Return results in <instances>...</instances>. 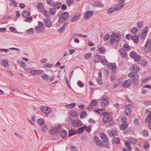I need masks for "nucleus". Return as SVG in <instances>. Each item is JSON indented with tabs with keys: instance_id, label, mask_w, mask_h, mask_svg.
<instances>
[{
	"instance_id": "nucleus-29",
	"label": "nucleus",
	"mask_w": 151,
	"mask_h": 151,
	"mask_svg": "<svg viewBox=\"0 0 151 151\" xmlns=\"http://www.w3.org/2000/svg\"><path fill=\"white\" fill-rule=\"evenodd\" d=\"M80 17L79 15L74 16L71 19L72 22H74L78 20Z\"/></svg>"
},
{
	"instance_id": "nucleus-63",
	"label": "nucleus",
	"mask_w": 151,
	"mask_h": 151,
	"mask_svg": "<svg viewBox=\"0 0 151 151\" xmlns=\"http://www.w3.org/2000/svg\"><path fill=\"white\" fill-rule=\"evenodd\" d=\"M44 66L45 67L48 68H51L53 66V65L52 64H50L49 63H47L45 64L44 65Z\"/></svg>"
},
{
	"instance_id": "nucleus-9",
	"label": "nucleus",
	"mask_w": 151,
	"mask_h": 151,
	"mask_svg": "<svg viewBox=\"0 0 151 151\" xmlns=\"http://www.w3.org/2000/svg\"><path fill=\"white\" fill-rule=\"evenodd\" d=\"M132 83V80L130 79H129L124 81L122 86L124 87L127 88L129 87Z\"/></svg>"
},
{
	"instance_id": "nucleus-53",
	"label": "nucleus",
	"mask_w": 151,
	"mask_h": 151,
	"mask_svg": "<svg viewBox=\"0 0 151 151\" xmlns=\"http://www.w3.org/2000/svg\"><path fill=\"white\" fill-rule=\"evenodd\" d=\"M108 62V61L105 58H103L101 60V63L104 65H106Z\"/></svg>"
},
{
	"instance_id": "nucleus-50",
	"label": "nucleus",
	"mask_w": 151,
	"mask_h": 151,
	"mask_svg": "<svg viewBox=\"0 0 151 151\" xmlns=\"http://www.w3.org/2000/svg\"><path fill=\"white\" fill-rule=\"evenodd\" d=\"M124 49L128 51L130 49L129 47L127 44H125L123 45Z\"/></svg>"
},
{
	"instance_id": "nucleus-43",
	"label": "nucleus",
	"mask_w": 151,
	"mask_h": 151,
	"mask_svg": "<svg viewBox=\"0 0 151 151\" xmlns=\"http://www.w3.org/2000/svg\"><path fill=\"white\" fill-rule=\"evenodd\" d=\"M110 35L108 34H106L104 36V40L105 41H106L108 40L110 38Z\"/></svg>"
},
{
	"instance_id": "nucleus-26",
	"label": "nucleus",
	"mask_w": 151,
	"mask_h": 151,
	"mask_svg": "<svg viewBox=\"0 0 151 151\" xmlns=\"http://www.w3.org/2000/svg\"><path fill=\"white\" fill-rule=\"evenodd\" d=\"M77 133V130L71 129L69 130L68 135L70 136H72L76 134Z\"/></svg>"
},
{
	"instance_id": "nucleus-25",
	"label": "nucleus",
	"mask_w": 151,
	"mask_h": 151,
	"mask_svg": "<svg viewBox=\"0 0 151 151\" xmlns=\"http://www.w3.org/2000/svg\"><path fill=\"white\" fill-rule=\"evenodd\" d=\"M78 114V112L75 110L70 111L69 112V114L72 116H75Z\"/></svg>"
},
{
	"instance_id": "nucleus-57",
	"label": "nucleus",
	"mask_w": 151,
	"mask_h": 151,
	"mask_svg": "<svg viewBox=\"0 0 151 151\" xmlns=\"http://www.w3.org/2000/svg\"><path fill=\"white\" fill-rule=\"evenodd\" d=\"M55 129L58 133L59 132L61 129V127L60 125H58L55 127Z\"/></svg>"
},
{
	"instance_id": "nucleus-4",
	"label": "nucleus",
	"mask_w": 151,
	"mask_h": 151,
	"mask_svg": "<svg viewBox=\"0 0 151 151\" xmlns=\"http://www.w3.org/2000/svg\"><path fill=\"white\" fill-rule=\"evenodd\" d=\"M44 26L43 23L40 22H38V25L35 27V30L37 32H42L44 30L43 27Z\"/></svg>"
},
{
	"instance_id": "nucleus-58",
	"label": "nucleus",
	"mask_w": 151,
	"mask_h": 151,
	"mask_svg": "<svg viewBox=\"0 0 151 151\" xmlns=\"http://www.w3.org/2000/svg\"><path fill=\"white\" fill-rule=\"evenodd\" d=\"M125 144L127 148L131 147V144L130 141H126L125 142Z\"/></svg>"
},
{
	"instance_id": "nucleus-46",
	"label": "nucleus",
	"mask_w": 151,
	"mask_h": 151,
	"mask_svg": "<svg viewBox=\"0 0 151 151\" xmlns=\"http://www.w3.org/2000/svg\"><path fill=\"white\" fill-rule=\"evenodd\" d=\"M85 129L84 126L81 127L78 129V130H77V133L78 134L81 133L83 132Z\"/></svg>"
},
{
	"instance_id": "nucleus-16",
	"label": "nucleus",
	"mask_w": 151,
	"mask_h": 151,
	"mask_svg": "<svg viewBox=\"0 0 151 151\" xmlns=\"http://www.w3.org/2000/svg\"><path fill=\"white\" fill-rule=\"evenodd\" d=\"M44 23L45 25L48 27H50L52 25L51 21L48 19H45L44 20Z\"/></svg>"
},
{
	"instance_id": "nucleus-31",
	"label": "nucleus",
	"mask_w": 151,
	"mask_h": 151,
	"mask_svg": "<svg viewBox=\"0 0 151 151\" xmlns=\"http://www.w3.org/2000/svg\"><path fill=\"white\" fill-rule=\"evenodd\" d=\"M37 123L39 125H42L45 123L44 120L42 118L39 119L37 120Z\"/></svg>"
},
{
	"instance_id": "nucleus-13",
	"label": "nucleus",
	"mask_w": 151,
	"mask_h": 151,
	"mask_svg": "<svg viewBox=\"0 0 151 151\" xmlns=\"http://www.w3.org/2000/svg\"><path fill=\"white\" fill-rule=\"evenodd\" d=\"M94 141L98 146H101L102 144V142L97 136H95L94 137Z\"/></svg>"
},
{
	"instance_id": "nucleus-12",
	"label": "nucleus",
	"mask_w": 151,
	"mask_h": 151,
	"mask_svg": "<svg viewBox=\"0 0 151 151\" xmlns=\"http://www.w3.org/2000/svg\"><path fill=\"white\" fill-rule=\"evenodd\" d=\"M105 114V113L103 114L104 117L102 119V121L104 123H107L109 121H110L111 120V119L108 115L106 114Z\"/></svg>"
},
{
	"instance_id": "nucleus-44",
	"label": "nucleus",
	"mask_w": 151,
	"mask_h": 151,
	"mask_svg": "<svg viewBox=\"0 0 151 151\" xmlns=\"http://www.w3.org/2000/svg\"><path fill=\"white\" fill-rule=\"evenodd\" d=\"M143 21H141L138 22L137 23V26L139 28L142 27L143 24Z\"/></svg>"
},
{
	"instance_id": "nucleus-5",
	"label": "nucleus",
	"mask_w": 151,
	"mask_h": 151,
	"mask_svg": "<svg viewBox=\"0 0 151 151\" xmlns=\"http://www.w3.org/2000/svg\"><path fill=\"white\" fill-rule=\"evenodd\" d=\"M119 3L116 4L114 7L116 11L119 10L124 6V0H119Z\"/></svg>"
},
{
	"instance_id": "nucleus-56",
	"label": "nucleus",
	"mask_w": 151,
	"mask_h": 151,
	"mask_svg": "<svg viewBox=\"0 0 151 151\" xmlns=\"http://www.w3.org/2000/svg\"><path fill=\"white\" fill-rule=\"evenodd\" d=\"M85 129L87 132H90L91 130V126H89L88 127H86V126H84Z\"/></svg>"
},
{
	"instance_id": "nucleus-24",
	"label": "nucleus",
	"mask_w": 151,
	"mask_h": 151,
	"mask_svg": "<svg viewBox=\"0 0 151 151\" xmlns=\"http://www.w3.org/2000/svg\"><path fill=\"white\" fill-rule=\"evenodd\" d=\"M1 64L4 67H8L9 65L8 61L6 60H3L1 62Z\"/></svg>"
},
{
	"instance_id": "nucleus-35",
	"label": "nucleus",
	"mask_w": 151,
	"mask_h": 151,
	"mask_svg": "<svg viewBox=\"0 0 151 151\" xmlns=\"http://www.w3.org/2000/svg\"><path fill=\"white\" fill-rule=\"evenodd\" d=\"M119 138H114L112 140V142L113 144H118L119 143Z\"/></svg>"
},
{
	"instance_id": "nucleus-45",
	"label": "nucleus",
	"mask_w": 151,
	"mask_h": 151,
	"mask_svg": "<svg viewBox=\"0 0 151 151\" xmlns=\"http://www.w3.org/2000/svg\"><path fill=\"white\" fill-rule=\"evenodd\" d=\"M43 13L45 17L48 18L50 17V15L49 14L48 12L46 10H45L43 11Z\"/></svg>"
},
{
	"instance_id": "nucleus-34",
	"label": "nucleus",
	"mask_w": 151,
	"mask_h": 151,
	"mask_svg": "<svg viewBox=\"0 0 151 151\" xmlns=\"http://www.w3.org/2000/svg\"><path fill=\"white\" fill-rule=\"evenodd\" d=\"M132 68H133L134 73H137L139 71V67L138 66L135 65L132 67Z\"/></svg>"
},
{
	"instance_id": "nucleus-60",
	"label": "nucleus",
	"mask_w": 151,
	"mask_h": 151,
	"mask_svg": "<svg viewBox=\"0 0 151 151\" xmlns=\"http://www.w3.org/2000/svg\"><path fill=\"white\" fill-rule=\"evenodd\" d=\"M33 18L32 17H31L27 18L26 20H24V21H26L27 22H28L30 23L33 20Z\"/></svg>"
},
{
	"instance_id": "nucleus-20",
	"label": "nucleus",
	"mask_w": 151,
	"mask_h": 151,
	"mask_svg": "<svg viewBox=\"0 0 151 151\" xmlns=\"http://www.w3.org/2000/svg\"><path fill=\"white\" fill-rule=\"evenodd\" d=\"M128 126V124L127 122H124L120 125V129L121 130H123L126 129Z\"/></svg>"
},
{
	"instance_id": "nucleus-33",
	"label": "nucleus",
	"mask_w": 151,
	"mask_h": 151,
	"mask_svg": "<svg viewBox=\"0 0 151 151\" xmlns=\"http://www.w3.org/2000/svg\"><path fill=\"white\" fill-rule=\"evenodd\" d=\"M108 66L112 70H115L116 67V65L114 63H109Z\"/></svg>"
},
{
	"instance_id": "nucleus-6",
	"label": "nucleus",
	"mask_w": 151,
	"mask_h": 151,
	"mask_svg": "<svg viewBox=\"0 0 151 151\" xmlns=\"http://www.w3.org/2000/svg\"><path fill=\"white\" fill-rule=\"evenodd\" d=\"M130 56L134 59L135 61H138L140 59V57L134 51H132L130 54Z\"/></svg>"
},
{
	"instance_id": "nucleus-19",
	"label": "nucleus",
	"mask_w": 151,
	"mask_h": 151,
	"mask_svg": "<svg viewBox=\"0 0 151 151\" xmlns=\"http://www.w3.org/2000/svg\"><path fill=\"white\" fill-rule=\"evenodd\" d=\"M119 52L122 55V56L123 57H126L127 56V55L126 50L123 49H121L119 50Z\"/></svg>"
},
{
	"instance_id": "nucleus-23",
	"label": "nucleus",
	"mask_w": 151,
	"mask_h": 151,
	"mask_svg": "<svg viewBox=\"0 0 151 151\" xmlns=\"http://www.w3.org/2000/svg\"><path fill=\"white\" fill-rule=\"evenodd\" d=\"M95 57L94 62L95 63L99 62L101 59V56L100 55H96Z\"/></svg>"
},
{
	"instance_id": "nucleus-32",
	"label": "nucleus",
	"mask_w": 151,
	"mask_h": 151,
	"mask_svg": "<svg viewBox=\"0 0 151 151\" xmlns=\"http://www.w3.org/2000/svg\"><path fill=\"white\" fill-rule=\"evenodd\" d=\"M109 103V101L108 100L102 101L101 102V106L102 107H105Z\"/></svg>"
},
{
	"instance_id": "nucleus-28",
	"label": "nucleus",
	"mask_w": 151,
	"mask_h": 151,
	"mask_svg": "<svg viewBox=\"0 0 151 151\" xmlns=\"http://www.w3.org/2000/svg\"><path fill=\"white\" fill-rule=\"evenodd\" d=\"M93 5L94 6L99 7H104V5L102 4L98 1H95L93 3Z\"/></svg>"
},
{
	"instance_id": "nucleus-61",
	"label": "nucleus",
	"mask_w": 151,
	"mask_h": 151,
	"mask_svg": "<svg viewBox=\"0 0 151 151\" xmlns=\"http://www.w3.org/2000/svg\"><path fill=\"white\" fill-rule=\"evenodd\" d=\"M19 65L22 67H23L25 66L26 64L23 61H20L19 62Z\"/></svg>"
},
{
	"instance_id": "nucleus-55",
	"label": "nucleus",
	"mask_w": 151,
	"mask_h": 151,
	"mask_svg": "<svg viewBox=\"0 0 151 151\" xmlns=\"http://www.w3.org/2000/svg\"><path fill=\"white\" fill-rule=\"evenodd\" d=\"M70 149L71 151H78L77 147L74 146H71Z\"/></svg>"
},
{
	"instance_id": "nucleus-17",
	"label": "nucleus",
	"mask_w": 151,
	"mask_h": 151,
	"mask_svg": "<svg viewBox=\"0 0 151 151\" xmlns=\"http://www.w3.org/2000/svg\"><path fill=\"white\" fill-rule=\"evenodd\" d=\"M101 139L104 142H107V138L106 135L104 133H102L100 134Z\"/></svg>"
},
{
	"instance_id": "nucleus-36",
	"label": "nucleus",
	"mask_w": 151,
	"mask_h": 151,
	"mask_svg": "<svg viewBox=\"0 0 151 151\" xmlns=\"http://www.w3.org/2000/svg\"><path fill=\"white\" fill-rule=\"evenodd\" d=\"M76 104L75 103H71L70 104L66 105L65 106L68 109L73 108L75 106Z\"/></svg>"
},
{
	"instance_id": "nucleus-47",
	"label": "nucleus",
	"mask_w": 151,
	"mask_h": 151,
	"mask_svg": "<svg viewBox=\"0 0 151 151\" xmlns=\"http://www.w3.org/2000/svg\"><path fill=\"white\" fill-rule=\"evenodd\" d=\"M130 142L132 143V144H134L136 143L137 140L136 139L134 138H130L129 140Z\"/></svg>"
},
{
	"instance_id": "nucleus-1",
	"label": "nucleus",
	"mask_w": 151,
	"mask_h": 151,
	"mask_svg": "<svg viewBox=\"0 0 151 151\" xmlns=\"http://www.w3.org/2000/svg\"><path fill=\"white\" fill-rule=\"evenodd\" d=\"M121 38V35L120 34H117L114 32H113L111 36L110 42L112 44L115 42L118 43L120 40Z\"/></svg>"
},
{
	"instance_id": "nucleus-52",
	"label": "nucleus",
	"mask_w": 151,
	"mask_h": 151,
	"mask_svg": "<svg viewBox=\"0 0 151 151\" xmlns=\"http://www.w3.org/2000/svg\"><path fill=\"white\" fill-rule=\"evenodd\" d=\"M91 56V54L90 53H88L86 54L85 59L88 60Z\"/></svg>"
},
{
	"instance_id": "nucleus-15",
	"label": "nucleus",
	"mask_w": 151,
	"mask_h": 151,
	"mask_svg": "<svg viewBox=\"0 0 151 151\" xmlns=\"http://www.w3.org/2000/svg\"><path fill=\"white\" fill-rule=\"evenodd\" d=\"M139 75L137 74H135L134 76L133 77V83L135 86H137L139 83V81L138 80Z\"/></svg>"
},
{
	"instance_id": "nucleus-3",
	"label": "nucleus",
	"mask_w": 151,
	"mask_h": 151,
	"mask_svg": "<svg viewBox=\"0 0 151 151\" xmlns=\"http://www.w3.org/2000/svg\"><path fill=\"white\" fill-rule=\"evenodd\" d=\"M145 50L147 52L151 51V39H147L145 46Z\"/></svg>"
},
{
	"instance_id": "nucleus-22",
	"label": "nucleus",
	"mask_w": 151,
	"mask_h": 151,
	"mask_svg": "<svg viewBox=\"0 0 151 151\" xmlns=\"http://www.w3.org/2000/svg\"><path fill=\"white\" fill-rule=\"evenodd\" d=\"M61 6V4L60 2H58L56 3H54L52 6L56 9H59Z\"/></svg>"
},
{
	"instance_id": "nucleus-8",
	"label": "nucleus",
	"mask_w": 151,
	"mask_h": 151,
	"mask_svg": "<svg viewBox=\"0 0 151 151\" xmlns=\"http://www.w3.org/2000/svg\"><path fill=\"white\" fill-rule=\"evenodd\" d=\"M40 110L43 113H45L46 114H50L51 111L50 109L46 106H43L40 108Z\"/></svg>"
},
{
	"instance_id": "nucleus-21",
	"label": "nucleus",
	"mask_w": 151,
	"mask_h": 151,
	"mask_svg": "<svg viewBox=\"0 0 151 151\" xmlns=\"http://www.w3.org/2000/svg\"><path fill=\"white\" fill-rule=\"evenodd\" d=\"M22 14L23 16L25 18L28 17L30 15V12L27 10L23 11L22 13Z\"/></svg>"
},
{
	"instance_id": "nucleus-27",
	"label": "nucleus",
	"mask_w": 151,
	"mask_h": 151,
	"mask_svg": "<svg viewBox=\"0 0 151 151\" xmlns=\"http://www.w3.org/2000/svg\"><path fill=\"white\" fill-rule=\"evenodd\" d=\"M49 12L51 15H55L56 13V9L54 7L53 8H51L49 10Z\"/></svg>"
},
{
	"instance_id": "nucleus-37",
	"label": "nucleus",
	"mask_w": 151,
	"mask_h": 151,
	"mask_svg": "<svg viewBox=\"0 0 151 151\" xmlns=\"http://www.w3.org/2000/svg\"><path fill=\"white\" fill-rule=\"evenodd\" d=\"M138 32V30L136 28H133L131 30V32L133 34H136Z\"/></svg>"
},
{
	"instance_id": "nucleus-62",
	"label": "nucleus",
	"mask_w": 151,
	"mask_h": 151,
	"mask_svg": "<svg viewBox=\"0 0 151 151\" xmlns=\"http://www.w3.org/2000/svg\"><path fill=\"white\" fill-rule=\"evenodd\" d=\"M141 64L142 65L146 66L147 65V63L146 60H143L141 62Z\"/></svg>"
},
{
	"instance_id": "nucleus-18",
	"label": "nucleus",
	"mask_w": 151,
	"mask_h": 151,
	"mask_svg": "<svg viewBox=\"0 0 151 151\" xmlns=\"http://www.w3.org/2000/svg\"><path fill=\"white\" fill-rule=\"evenodd\" d=\"M139 35H132L131 36V39L133 40L134 42L135 43H137L139 42Z\"/></svg>"
},
{
	"instance_id": "nucleus-49",
	"label": "nucleus",
	"mask_w": 151,
	"mask_h": 151,
	"mask_svg": "<svg viewBox=\"0 0 151 151\" xmlns=\"http://www.w3.org/2000/svg\"><path fill=\"white\" fill-rule=\"evenodd\" d=\"M105 49L104 47H100L98 50V52L102 54L104 53L105 52Z\"/></svg>"
},
{
	"instance_id": "nucleus-2",
	"label": "nucleus",
	"mask_w": 151,
	"mask_h": 151,
	"mask_svg": "<svg viewBox=\"0 0 151 151\" xmlns=\"http://www.w3.org/2000/svg\"><path fill=\"white\" fill-rule=\"evenodd\" d=\"M69 16V13L68 12H65L59 16L58 21L60 23H62L65 21Z\"/></svg>"
},
{
	"instance_id": "nucleus-40",
	"label": "nucleus",
	"mask_w": 151,
	"mask_h": 151,
	"mask_svg": "<svg viewBox=\"0 0 151 151\" xmlns=\"http://www.w3.org/2000/svg\"><path fill=\"white\" fill-rule=\"evenodd\" d=\"M87 115V113L86 111H83L82 112L80 115V118L81 119L84 118Z\"/></svg>"
},
{
	"instance_id": "nucleus-42",
	"label": "nucleus",
	"mask_w": 151,
	"mask_h": 151,
	"mask_svg": "<svg viewBox=\"0 0 151 151\" xmlns=\"http://www.w3.org/2000/svg\"><path fill=\"white\" fill-rule=\"evenodd\" d=\"M27 33L29 35H32L34 34V31L33 28H31L27 30Z\"/></svg>"
},
{
	"instance_id": "nucleus-38",
	"label": "nucleus",
	"mask_w": 151,
	"mask_h": 151,
	"mask_svg": "<svg viewBox=\"0 0 151 151\" xmlns=\"http://www.w3.org/2000/svg\"><path fill=\"white\" fill-rule=\"evenodd\" d=\"M61 135L63 138H65L67 135V132L64 130H62L61 132Z\"/></svg>"
},
{
	"instance_id": "nucleus-54",
	"label": "nucleus",
	"mask_w": 151,
	"mask_h": 151,
	"mask_svg": "<svg viewBox=\"0 0 151 151\" xmlns=\"http://www.w3.org/2000/svg\"><path fill=\"white\" fill-rule=\"evenodd\" d=\"M135 73H134V72H132L128 74V77L130 78H133L134 76Z\"/></svg>"
},
{
	"instance_id": "nucleus-30",
	"label": "nucleus",
	"mask_w": 151,
	"mask_h": 151,
	"mask_svg": "<svg viewBox=\"0 0 151 151\" xmlns=\"http://www.w3.org/2000/svg\"><path fill=\"white\" fill-rule=\"evenodd\" d=\"M145 122L146 123L151 122V112H149V115L145 119Z\"/></svg>"
},
{
	"instance_id": "nucleus-11",
	"label": "nucleus",
	"mask_w": 151,
	"mask_h": 151,
	"mask_svg": "<svg viewBox=\"0 0 151 151\" xmlns=\"http://www.w3.org/2000/svg\"><path fill=\"white\" fill-rule=\"evenodd\" d=\"M93 12L88 11L86 12L84 14V18L85 19H88L92 16L93 14Z\"/></svg>"
},
{
	"instance_id": "nucleus-10",
	"label": "nucleus",
	"mask_w": 151,
	"mask_h": 151,
	"mask_svg": "<svg viewBox=\"0 0 151 151\" xmlns=\"http://www.w3.org/2000/svg\"><path fill=\"white\" fill-rule=\"evenodd\" d=\"M72 125L75 127H80L82 125V122L80 120H75L72 121Z\"/></svg>"
},
{
	"instance_id": "nucleus-41",
	"label": "nucleus",
	"mask_w": 151,
	"mask_h": 151,
	"mask_svg": "<svg viewBox=\"0 0 151 151\" xmlns=\"http://www.w3.org/2000/svg\"><path fill=\"white\" fill-rule=\"evenodd\" d=\"M49 76L47 74L45 73L43 74L42 75V78L45 81H47L48 80Z\"/></svg>"
},
{
	"instance_id": "nucleus-14",
	"label": "nucleus",
	"mask_w": 151,
	"mask_h": 151,
	"mask_svg": "<svg viewBox=\"0 0 151 151\" xmlns=\"http://www.w3.org/2000/svg\"><path fill=\"white\" fill-rule=\"evenodd\" d=\"M44 72V71L40 70H33L31 72L32 74L34 75L42 74Z\"/></svg>"
},
{
	"instance_id": "nucleus-39",
	"label": "nucleus",
	"mask_w": 151,
	"mask_h": 151,
	"mask_svg": "<svg viewBox=\"0 0 151 151\" xmlns=\"http://www.w3.org/2000/svg\"><path fill=\"white\" fill-rule=\"evenodd\" d=\"M10 4L14 5L15 7L18 6V3L14 0H11L10 1Z\"/></svg>"
},
{
	"instance_id": "nucleus-59",
	"label": "nucleus",
	"mask_w": 151,
	"mask_h": 151,
	"mask_svg": "<svg viewBox=\"0 0 151 151\" xmlns=\"http://www.w3.org/2000/svg\"><path fill=\"white\" fill-rule=\"evenodd\" d=\"M147 33L146 32H142V35L140 36V37L142 38H145L147 35Z\"/></svg>"
},
{
	"instance_id": "nucleus-64",
	"label": "nucleus",
	"mask_w": 151,
	"mask_h": 151,
	"mask_svg": "<svg viewBox=\"0 0 151 151\" xmlns=\"http://www.w3.org/2000/svg\"><path fill=\"white\" fill-rule=\"evenodd\" d=\"M9 29L12 32H14L15 33H17V31L16 30V28L14 27H10L9 28Z\"/></svg>"
},
{
	"instance_id": "nucleus-7",
	"label": "nucleus",
	"mask_w": 151,
	"mask_h": 151,
	"mask_svg": "<svg viewBox=\"0 0 151 151\" xmlns=\"http://www.w3.org/2000/svg\"><path fill=\"white\" fill-rule=\"evenodd\" d=\"M132 106L131 105L127 106L124 109V113L127 116L130 115L132 112Z\"/></svg>"
},
{
	"instance_id": "nucleus-51",
	"label": "nucleus",
	"mask_w": 151,
	"mask_h": 151,
	"mask_svg": "<svg viewBox=\"0 0 151 151\" xmlns=\"http://www.w3.org/2000/svg\"><path fill=\"white\" fill-rule=\"evenodd\" d=\"M114 10L116 11L114 9V8L111 7L108 10L107 12L109 14L111 13L114 12Z\"/></svg>"
},
{
	"instance_id": "nucleus-48",
	"label": "nucleus",
	"mask_w": 151,
	"mask_h": 151,
	"mask_svg": "<svg viewBox=\"0 0 151 151\" xmlns=\"http://www.w3.org/2000/svg\"><path fill=\"white\" fill-rule=\"evenodd\" d=\"M96 104V101L95 100H93L91 103V107H94Z\"/></svg>"
}]
</instances>
